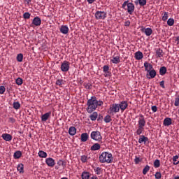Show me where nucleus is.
<instances>
[{"label":"nucleus","instance_id":"1","mask_svg":"<svg viewBox=\"0 0 179 179\" xmlns=\"http://www.w3.org/2000/svg\"><path fill=\"white\" fill-rule=\"evenodd\" d=\"M103 101H97L96 96H92L87 102V111L90 114H92V113H93L99 106H103Z\"/></svg>","mask_w":179,"mask_h":179},{"label":"nucleus","instance_id":"2","mask_svg":"<svg viewBox=\"0 0 179 179\" xmlns=\"http://www.w3.org/2000/svg\"><path fill=\"white\" fill-rule=\"evenodd\" d=\"M146 125V120H145V116L141 114L139 115V118L138 121V129L136 131V135H141L145 131V127Z\"/></svg>","mask_w":179,"mask_h":179},{"label":"nucleus","instance_id":"3","mask_svg":"<svg viewBox=\"0 0 179 179\" xmlns=\"http://www.w3.org/2000/svg\"><path fill=\"white\" fill-rule=\"evenodd\" d=\"M99 160L100 163H112L114 160V157H113V154L107 152H103L99 157Z\"/></svg>","mask_w":179,"mask_h":179},{"label":"nucleus","instance_id":"4","mask_svg":"<svg viewBox=\"0 0 179 179\" xmlns=\"http://www.w3.org/2000/svg\"><path fill=\"white\" fill-rule=\"evenodd\" d=\"M117 113H120V106H118V103H113L110 105L109 109L108 110V114H109V115H115Z\"/></svg>","mask_w":179,"mask_h":179},{"label":"nucleus","instance_id":"5","mask_svg":"<svg viewBox=\"0 0 179 179\" xmlns=\"http://www.w3.org/2000/svg\"><path fill=\"white\" fill-rule=\"evenodd\" d=\"M91 139H93V141H96V142H101V141L103 139V137L101 136V133L99 131H92L91 133Z\"/></svg>","mask_w":179,"mask_h":179},{"label":"nucleus","instance_id":"6","mask_svg":"<svg viewBox=\"0 0 179 179\" xmlns=\"http://www.w3.org/2000/svg\"><path fill=\"white\" fill-rule=\"evenodd\" d=\"M96 20H104L107 17V13L105 11H96L94 14Z\"/></svg>","mask_w":179,"mask_h":179},{"label":"nucleus","instance_id":"7","mask_svg":"<svg viewBox=\"0 0 179 179\" xmlns=\"http://www.w3.org/2000/svg\"><path fill=\"white\" fill-rule=\"evenodd\" d=\"M71 65V64L69 63V62L68 61H64L62 64H61V67L60 69L62 71V72H68V71H69V66Z\"/></svg>","mask_w":179,"mask_h":179},{"label":"nucleus","instance_id":"8","mask_svg":"<svg viewBox=\"0 0 179 179\" xmlns=\"http://www.w3.org/2000/svg\"><path fill=\"white\" fill-rule=\"evenodd\" d=\"M141 31L142 33H145L147 37H149V36H152V33H153V30H152V28H145V27H141Z\"/></svg>","mask_w":179,"mask_h":179},{"label":"nucleus","instance_id":"9","mask_svg":"<svg viewBox=\"0 0 179 179\" xmlns=\"http://www.w3.org/2000/svg\"><path fill=\"white\" fill-rule=\"evenodd\" d=\"M156 70L152 69V70H150V71H148V73H147V79H153L156 78Z\"/></svg>","mask_w":179,"mask_h":179},{"label":"nucleus","instance_id":"10","mask_svg":"<svg viewBox=\"0 0 179 179\" xmlns=\"http://www.w3.org/2000/svg\"><path fill=\"white\" fill-rule=\"evenodd\" d=\"M118 107L119 110L124 111V110H127V107H128V102L125 101H121L120 103H118Z\"/></svg>","mask_w":179,"mask_h":179},{"label":"nucleus","instance_id":"11","mask_svg":"<svg viewBox=\"0 0 179 179\" xmlns=\"http://www.w3.org/2000/svg\"><path fill=\"white\" fill-rule=\"evenodd\" d=\"M45 163L48 167H54L55 166V160L51 157L47 158L45 159Z\"/></svg>","mask_w":179,"mask_h":179},{"label":"nucleus","instance_id":"12","mask_svg":"<svg viewBox=\"0 0 179 179\" xmlns=\"http://www.w3.org/2000/svg\"><path fill=\"white\" fill-rule=\"evenodd\" d=\"M134 10H135V6L132 3H129L127 4V12L129 15H132L134 13Z\"/></svg>","mask_w":179,"mask_h":179},{"label":"nucleus","instance_id":"13","mask_svg":"<svg viewBox=\"0 0 179 179\" xmlns=\"http://www.w3.org/2000/svg\"><path fill=\"white\" fill-rule=\"evenodd\" d=\"M144 68L146 72H150V71L153 70V65L148 62H144Z\"/></svg>","mask_w":179,"mask_h":179},{"label":"nucleus","instance_id":"14","mask_svg":"<svg viewBox=\"0 0 179 179\" xmlns=\"http://www.w3.org/2000/svg\"><path fill=\"white\" fill-rule=\"evenodd\" d=\"M60 33L62 34H68L69 33V28L67 25H62L60 27Z\"/></svg>","mask_w":179,"mask_h":179},{"label":"nucleus","instance_id":"15","mask_svg":"<svg viewBox=\"0 0 179 179\" xmlns=\"http://www.w3.org/2000/svg\"><path fill=\"white\" fill-rule=\"evenodd\" d=\"M32 24H34V26H40L41 24V18L35 17L32 20Z\"/></svg>","mask_w":179,"mask_h":179},{"label":"nucleus","instance_id":"16","mask_svg":"<svg viewBox=\"0 0 179 179\" xmlns=\"http://www.w3.org/2000/svg\"><path fill=\"white\" fill-rule=\"evenodd\" d=\"M1 138L3 141H6V142H10V141H12V135L9 134H3Z\"/></svg>","mask_w":179,"mask_h":179},{"label":"nucleus","instance_id":"17","mask_svg":"<svg viewBox=\"0 0 179 179\" xmlns=\"http://www.w3.org/2000/svg\"><path fill=\"white\" fill-rule=\"evenodd\" d=\"M135 59H137V61H139L143 58V53L141 51H138L134 55Z\"/></svg>","mask_w":179,"mask_h":179},{"label":"nucleus","instance_id":"18","mask_svg":"<svg viewBox=\"0 0 179 179\" xmlns=\"http://www.w3.org/2000/svg\"><path fill=\"white\" fill-rule=\"evenodd\" d=\"M49 117H51V112H48L41 116V121L45 122L48 120Z\"/></svg>","mask_w":179,"mask_h":179},{"label":"nucleus","instance_id":"19","mask_svg":"<svg viewBox=\"0 0 179 179\" xmlns=\"http://www.w3.org/2000/svg\"><path fill=\"white\" fill-rule=\"evenodd\" d=\"M171 124H172L171 118L166 117L164 120L163 124L164 125V127H170V125H171Z\"/></svg>","mask_w":179,"mask_h":179},{"label":"nucleus","instance_id":"20","mask_svg":"<svg viewBox=\"0 0 179 179\" xmlns=\"http://www.w3.org/2000/svg\"><path fill=\"white\" fill-rule=\"evenodd\" d=\"M155 54L157 58H162V57L164 55L163 50L160 48L155 49Z\"/></svg>","mask_w":179,"mask_h":179},{"label":"nucleus","instance_id":"21","mask_svg":"<svg viewBox=\"0 0 179 179\" xmlns=\"http://www.w3.org/2000/svg\"><path fill=\"white\" fill-rule=\"evenodd\" d=\"M69 134L71 135V136H74V135H76V127H70L69 129Z\"/></svg>","mask_w":179,"mask_h":179},{"label":"nucleus","instance_id":"22","mask_svg":"<svg viewBox=\"0 0 179 179\" xmlns=\"http://www.w3.org/2000/svg\"><path fill=\"white\" fill-rule=\"evenodd\" d=\"M17 170L20 174H23V173H24V165H23V164H19Z\"/></svg>","mask_w":179,"mask_h":179},{"label":"nucleus","instance_id":"23","mask_svg":"<svg viewBox=\"0 0 179 179\" xmlns=\"http://www.w3.org/2000/svg\"><path fill=\"white\" fill-rule=\"evenodd\" d=\"M148 141H149V138L143 135L140 136V138L138 139V143H143V142L145 143H146V142H148Z\"/></svg>","mask_w":179,"mask_h":179},{"label":"nucleus","instance_id":"24","mask_svg":"<svg viewBox=\"0 0 179 179\" xmlns=\"http://www.w3.org/2000/svg\"><path fill=\"white\" fill-rule=\"evenodd\" d=\"M81 142H87V139H89V134L87 133H83L81 134Z\"/></svg>","mask_w":179,"mask_h":179},{"label":"nucleus","instance_id":"25","mask_svg":"<svg viewBox=\"0 0 179 179\" xmlns=\"http://www.w3.org/2000/svg\"><path fill=\"white\" fill-rule=\"evenodd\" d=\"M81 178L82 179H90V173L87 171H84L82 173L81 175Z\"/></svg>","mask_w":179,"mask_h":179},{"label":"nucleus","instance_id":"26","mask_svg":"<svg viewBox=\"0 0 179 179\" xmlns=\"http://www.w3.org/2000/svg\"><path fill=\"white\" fill-rule=\"evenodd\" d=\"M97 117H99L97 112H94L90 115L91 121H96V120H97Z\"/></svg>","mask_w":179,"mask_h":179},{"label":"nucleus","instance_id":"27","mask_svg":"<svg viewBox=\"0 0 179 179\" xmlns=\"http://www.w3.org/2000/svg\"><path fill=\"white\" fill-rule=\"evenodd\" d=\"M110 62H112V64H120V56L113 57V58L110 59Z\"/></svg>","mask_w":179,"mask_h":179},{"label":"nucleus","instance_id":"28","mask_svg":"<svg viewBox=\"0 0 179 179\" xmlns=\"http://www.w3.org/2000/svg\"><path fill=\"white\" fill-rule=\"evenodd\" d=\"M100 148L101 145L99 143H94L92 147H91V150H94V151H96V150H100Z\"/></svg>","mask_w":179,"mask_h":179},{"label":"nucleus","instance_id":"29","mask_svg":"<svg viewBox=\"0 0 179 179\" xmlns=\"http://www.w3.org/2000/svg\"><path fill=\"white\" fill-rule=\"evenodd\" d=\"M113 115H110V114L107 115L106 116H105L103 120L106 124H108V122H111V121L113 120V119H111V117H113Z\"/></svg>","mask_w":179,"mask_h":179},{"label":"nucleus","instance_id":"30","mask_svg":"<svg viewBox=\"0 0 179 179\" xmlns=\"http://www.w3.org/2000/svg\"><path fill=\"white\" fill-rule=\"evenodd\" d=\"M135 3L136 5L139 3L140 6H145L146 5V0H137L135 1Z\"/></svg>","mask_w":179,"mask_h":179},{"label":"nucleus","instance_id":"31","mask_svg":"<svg viewBox=\"0 0 179 179\" xmlns=\"http://www.w3.org/2000/svg\"><path fill=\"white\" fill-rule=\"evenodd\" d=\"M162 19L163 22H166L167 19H169V13L168 12H164L162 14Z\"/></svg>","mask_w":179,"mask_h":179},{"label":"nucleus","instance_id":"32","mask_svg":"<svg viewBox=\"0 0 179 179\" xmlns=\"http://www.w3.org/2000/svg\"><path fill=\"white\" fill-rule=\"evenodd\" d=\"M167 72V69L166 66H162L159 69V74L163 76V75H166V73Z\"/></svg>","mask_w":179,"mask_h":179},{"label":"nucleus","instance_id":"33","mask_svg":"<svg viewBox=\"0 0 179 179\" xmlns=\"http://www.w3.org/2000/svg\"><path fill=\"white\" fill-rule=\"evenodd\" d=\"M39 157H42L43 159H45V157H47V152L43 151V150H40L38 153Z\"/></svg>","mask_w":179,"mask_h":179},{"label":"nucleus","instance_id":"34","mask_svg":"<svg viewBox=\"0 0 179 179\" xmlns=\"http://www.w3.org/2000/svg\"><path fill=\"white\" fill-rule=\"evenodd\" d=\"M150 170V166L149 165H146L144 169H143V176H146L148 174V172Z\"/></svg>","mask_w":179,"mask_h":179},{"label":"nucleus","instance_id":"35","mask_svg":"<svg viewBox=\"0 0 179 179\" xmlns=\"http://www.w3.org/2000/svg\"><path fill=\"white\" fill-rule=\"evenodd\" d=\"M22 157V152L17 151L14 153V159H20Z\"/></svg>","mask_w":179,"mask_h":179},{"label":"nucleus","instance_id":"36","mask_svg":"<svg viewBox=\"0 0 179 179\" xmlns=\"http://www.w3.org/2000/svg\"><path fill=\"white\" fill-rule=\"evenodd\" d=\"M94 171L97 176H100L103 173V169L100 167H96L94 169Z\"/></svg>","mask_w":179,"mask_h":179},{"label":"nucleus","instance_id":"37","mask_svg":"<svg viewBox=\"0 0 179 179\" xmlns=\"http://www.w3.org/2000/svg\"><path fill=\"white\" fill-rule=\"evenodd\" d=\"M15 83L18 86H22V85H23V80L21 78H17L15 80Z\"/></svg>","mask_w":179,"mask_h":179},{"label":"nucleus","instance_id":"38","mask_svg":"<svg viewBox=\"0 0 179 179\" xmlns=\"http://www.w3.org/2000/svg\"><path fill=\"white\" fill-rule=\"evenodd\" d=\"M17 61L18 62H23V54L20 53L17 55Z\"/></svg>","mask_w":179,"mask_h":179},{"label":"nucleus","instance_id":"39","mask_svg":"<svg viewBox=\"0 0 179 179\" xmlns=\"http://www.w3.org/2000/svg\"><path fill=\"white\" fill-rule=\"evenodd\" d=\"M13 108H15V110H19L20 108V103L19 102H14L13 103Z\"/></svg>","mask_w":179,"mask_h":179},{"label":"nucleus","instance_id":"40","mask_svg":"<svg viewBox=\"0 0 179 179\" xmlns=\"http://www.w3.org/2000/svg\"><path fill=\"white\" fill-rule=\"evenodd\" d=\"M154 167H155V169H159V167H160V160H159V159L155 160Z\"/></svg>","mask_w":179,"mask_h":179},{"label":"nucleus","instance_id":"41","mask_svg":"<svg viewBox=\"0 0 179 179\" xmlns=\"http://www.w3.org/2000/svg\"><path fill=\"white\" fill-rule=\"evenodd\" d=\"M167 24H168V26H173L174 25V19L169 18L167 20Z\"/></svg>","mask_w":179,"mask_h":179},{"label":"nucleus","instance_id":"42","mask_svg":"<svg viewBox=\"0 0 179 179\" xmlns=\"http://www.w3.org/2000/svg\"><path fill=\"white\" fill-rule=\"evenodd\" d=\"M177 159H178V155H176V156H173V164L175 166H177V164H179V161L178 162H177Z\"/></svg>","mask_w":179,"mask_h":179},{"label":"nucleus","instance_id":"43","mask_svg":"<svg viewBox=\"0 0 179 179\" xmlns=\"http://www.w3.org/2000/svg\"><path fill=\"white\" fill-rule=\"evenodd\" d=\"M89 160V158L86 155H83L81 156V162L82 163H86Z\"/></svg>","mask_w":179,"mask_h":179},{"label":"nucleus","instance_id":"44","mask_svg":"<svg viewBox=\"0 0 179 179\" xmlns=\"http://www.w3.org/2000/svg\"><path fill=\"white\" fill-rule=\"evenodd\" d=\"M141 162H142V159H141V158H139L138 157H135L134 159V163L135 164H139V163H141Z\"/></svg>","mask_w":179,"mask_h":179},{"label":"nucleus","instance_id":"45","mask_svg":"<svg viewBox=\"0 0 179 179\" xmlns=\"http://www.w3.org/2000/svg\"><path fill=\"white\" fill-rule=\"evenodd\" d=\"M31 14L29 12L24 13L23 14L24 19H30Z\"/></svg>","mask_w":179,"mask_h":179},{"label":"nucleus","instance_id":"46","mask_svg":"<svg viewBox=\"0 0 179 179\" xmlns=\"http://www.w3.org/2000/svg\"><path fill=\"white\" fill-rule=\"evenodd\" d=\"M6 90V88H5V86H0V94H3Z\"/></svg>","mask_w":179,"mask_h":179},{"label":"nucleus","instance_id":"47","mask_svg":"<svg viewBox=\"0 0 179 179\" xmlns=\"http://www.w3.org/2000/svg\"><path fill=\"white\" fill-rule=\"evenodd\" d=\"M174 106L176 107H178L179 106V95L175 99Z\"/></svg>","mask_w":179,"mask_h":179},{"label":"nucleus","instance_id":"48","mask_svg":"<svg viewBox=\"0 0 179 179\" xmlns=\"http://www.w3.org/2000/svg\"><path fill=\"white\" fill-rule=\"evenodd\" d=\"M56 85H57V86H62V85H64V80H57Z\"/></svg>","mask_w":179,"mask_h":179},{"label":"nucleus","instance_id":"49","mask_svg":"<svg viewBox=\"0 0 179 179\" xmlns=\"http://www.w3.org/2000/svg\"><path fill=\"white\" fill-rule=\"evenodd\" d=\"M155 176L156 179L162 178V173L160 172H156Z\"/></svg>","mask_w":179,"mask_h":179},{"label":"nucleus","instance_id":"50","mask_svg":"<svg viewBox=\"0 0 179 179\" xmlns=\"http://www.w3.org/2000/svg\"><path fill=\"white\" fill-rule=\"evenodd\" d=\"M128 3H129V1H124L122 6V8H123V9H127L126 8L128 6Z\"/></svg>","mask_w":179,"mask_h":179},{"label":"nucleus","instance_id":"51","mask_svg":"<svg viewBox=\"0 0 179 179\" xmlns=\"http://www.w3.org/2000/svg\"><path fill=\"white\" fill-rule=\"evenodd\" d=\"M110 69V67H108V66L107 65H105L103 66V72L106 73V72H108V70Z\"/></svg>","mask_w":179,"mask_h":179},{"label":"nucleus","instance_id":"52","mask_svg":"<svg viewBox=\"0 0 179 179\" xmlns=\"http://www.w3.org/2000/svg\"><path fill=\"white\" fill-rule=\"evenodd\" d=\"M8 122H10L11 124H15V122H16V120L13 117H9Z\"/></svg>","mask_w":179,"mask_h":179},{"label":"nucleus","instance_id":"53","mask_svg":"<svg viewBox=\"0 0 179 179\" xmlns=\"http://www.w3.org/2000/svg\"><path fill=\"white\" fill-rule=\"evenodd\" d=\"M151 110H152V113H156V111H157V106H152L151 108Z\"/></svg>","mask_w":179,"mask_h":179},{"label":"nucleus","instance_id":"54","mask_svg":"<svg viewBox=\"0 0 179 179\" xmlns=\"http://www.w3.org/2000/svg\"><path fill=\"white\" fill-rule=\"evenodd\" d=\"M159 86H161V87H162V89L166 88V87L164 86V80H162L159 83Z\"/></svg>","mask_w":179,"mask_h":179},{"label":"nucleus","instance_id":"55","mask_svg":"<svg viewBox=\"0 0 179 179\" xmlns=\"http://www.w3.org/2000/svg\"><path fill=\"white\" fill-rule=\"evenodd\" d=\"M130 24H131V22L129 20L126 21L124 22V26H126V27H129Z\"/></svg>","mask_w":179,"mask_h":179},{"label":"nucleus","instance_id":"56","mask_svg":"<svg viewBox=\"0 0 179 179\" xmlns=\"http://www.w3.org/2000/svg\"><path fill=\"white\" fill-rule=\"evenodd\" d=\"M175 43H176V44H179V36L176 37Z\"/></svg>","mask_w":179,"mask_h":179},{"label":"nucleus","instance_id":"57","mask_svg":"<svg viewBox=\"0 0 179 179\" xmlns=\"http://www.w3.org/2000/svg\"><path fill=\"white\" fill-rule=\"evenodd\" d=\"M85 89H90V85L89 84H85Z\"/></svg>","mask_w":179,"mask_h":179},{"label":"nucleus","instance_id":"58","mask_svg":"<svg viewBox=\"0 0 179 179\" xmlns=\"http://www.w3.org/2000/svg\"><path fill=\"white\" fill-rule=\"evenodd\" d=\"M88 3H93V2L96 1V0H87Z\"/></svg>","mask_w":179,"mask_h":179},{"label":"nucleus","instance_id":"59","mask_svg":"<svg viewBox=\"0 0 179 179\" xmlns=\"http://www.w3.org/2000/svg\"><path fill=\"white\" fill-rule=\"evenodd\" d=\"M24 2L27 3V5H29V3H30V2H31V0H24Z\"/></svg>","mask_w":179,"mask_h":179},{"label":"nucleus","instance_id":"60","mask_svg":"<svg viewBox=\"0 0 179 179\" xmlns=\"http://www.w3.org/2000/svg\"><path fill=\"white\" fill-rule=\"evenodd\" d=\"M90 179H99V178H97L96 176H94L90 178Z\"/></svg>","mask_w":179,"mask_h":179},{"label":"nucleus","instance_id":"61","mask_svg":"<svg viewBox=\"0 0 179 179\" xmlns=\"http://www.w3.org/2000/svg\"><path fill=\"white\" fill-rule=\"evenodd\" d=\"M174 179H179V176H175Z\"/></svg>","mask_w":179,"mask_h":179},{"label":"nucleus","instance_id":"62","mask_svg":"<svg viewBox=\"0 0 179 179\" xmlns=\"http://www.w3.org/2000/svg\"><path fill=\"white\" fill-rule=\"evenodd\" d=\"M61 179H68L66 177L62 178Z\"/></svg>","mask_w":179,"mask_h":179},{"label":"nucleus","instance_id":"63","mask_svg":"<svg viewBox=\"0 0 179 179\" xmlns=\"http://www.w3.org/2000/svg\"><path fill=\"white\" fill-rule=\"evenodd\" d=\"M59 163H62V164H64V162L59 161Z\"/></svg>","mask_w":179,"mask_h":179}]
</instances>
